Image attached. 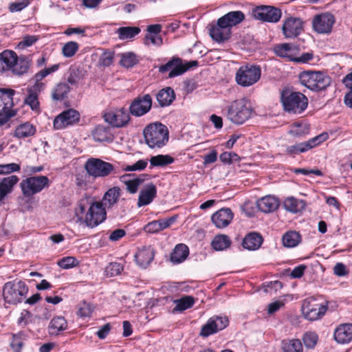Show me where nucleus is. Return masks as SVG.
I'll return each instance as SVG.
<instances>
[{"mask_svg": "<svg viewBox=\"0 0 352 352\" xmlns=\"http://www.w3.org/2000/svg\"><path fill=\"white\" fill-rule=\"evenodd\" d=\"M28 293V287L21 280H14L6 283L3 287V297L5 302L10 305L21 303Z\"/></svg>", "mask_w": 352, "mask_h": 352, "instance_id": "f257e3e1", "label": "nucleus"}, {"mask_svg": "<svg viewBox=\"0 0 352 352\" xmlns=\"http://www.w3.org/2000/svg\"><path fill=\"white\" fill-rule=\"evenodd\" d=\"M298 77L301 85L314 91L324 90L331 83V78L321 72L305 71Z\"/></svg>", "mask_w": 352, "mask_h": 352, "instance_id": "f03ea898", "label": "nucleus"}, {"mask_svg": "<svg viewBox=\"0 0 352 352\" xmlns=\"http://www.w3.org/2000/svg\"><path fill=\"white\" fill-rule=\"evenodd\" d=\"M143 133L146 143L150 148H161L168 140L167 127L161 123L150 124Z\"/></svg>", "mask_w": 352, "mask_h": 352, "instance_id": "7ed1b4c3", "label": "nucleus"}, {"mask_svg": "<svg viewBox=\"0 0 352 352\" xmlns=\"http://www.w3.org/2000/svg\"><path fill=\"white\" fill-rule=\"evenodd\" d=\"M252 109L245 98L233 101L228 108L227 118L232 123L240 125L246 122L250 117Z\"/></svg>", "mask_w": 352, "mask_h": 352, "instance_id": "20e7f679", "label": "nucleus"}, {"mask_svg": "<svg viewBox=\"0 0 352 352\" xmlns=\"http://www.w3.org/2000/svg\"><path fill=\"white\" fill-rule=\"evenodd\" d=\"M85 169L89 175L94 177H106L120 173V169L115 167L112 164L94 157L87 160Z\"/></svg>", "mask_w": 352, "mask_h": 352, "instance_id": "39448f33", "label": "nucleus"}, {"mask_svg": "<svg viewBox=\"0 0 352 352\" xmlns=\"http://www.w3.org/2000/svg\"><path fill=\"white\" fill-rule=\"evenodd\" d=\"M320 298L309 297L302 301L301 311L307 320L314 321L320 319L327 310V302H321Z\"/></svg>", "mask_w": 352, "mask_h": 352, "instance_id": "423d86ee", "label": "nucleus"}, {"mask_svg": "<svg viewBox=\"0 0 352 352\" xmlns=\"http://www.w3.org/2000/svg\"><path fill=\"white\" fill-rule=\"evenodd\" d=\"M281 102L285 111L294 113H301L308 105L307 98L298 91H283Z\"/></svg>", "mask_w": 352, "mask_h": 352, "instance_id": "0eeeda50", "label": "nucleus"}, {"mask_svg": "<svg viewBox=\"0 0 352 352\" xmlns=\"http://www.w3.org/2000/svg\"><path fill=\"white\" fill-rule=\"evenodd\" d=\"M261 70L259 66L246 64L239 67L236 73V82L238 85L246 87L255 84L261 78Z\"/></svg>", "mask_w": 352, "mask_h": 352, "instance_id": "6e6552de", "label": "nucleus"}, {"mask_svg": "<svg viewBox=\"0 0 352 352\" xmlns=\"http://www.w3.org/2000/svg\"><path fill=\"white\" fill-rule=\"evenodd\" d=\"M197 65V60L183 61L179 57H173L165 65L160 66L159 72L160 73H165L169 71L168 77L174 78L183 74L190 68Z\"/></svg>", "mask_w": 352, "mask_h": 352, "instance_id": "1a4fd4ad", "label": "nucleus"}, {"mask_svg": "<svg viewBox=\"0 0 352 352\" xmlns=\"http://www.w3.org/2000/svg\"><path fill=\"white\" fill-rule=\"evenodd\" d=\"M20 186L24 196L29 197L40 192L45 188H48L50 181L47 176H34L23 179Z\"/></svg>", "mask_w": 352, "mask_h": 352, "instance_id": "9d476101", "label": "nucleus"}, {"mask_svg": "<svg viewBox=\"0 0 352 352\" xmlns=\"http://www.w3.org/2000/svg\"><path fill=\"white\" fill-rule=\"evenodd\" d=\"M15 91L11 89H0V125L6 124L13 116V96Z\"/></svg>", "mask_w": 352, "mask_h": 352, "instance_id": "9b49d317", "label": "nucleus"}, {"mask_svg": "<svg viewBox=\"0 0 352 352\" xmlns=\"http://www.w3.org/2000/svg\"><path fill=\"white\" fill-rule=\"evenodd\" d=\"M105 208L100 201L90 203L85 214V223L88 227L94 228L103 222L107 217Z\"/></svg>", "mask_w": 352, "mask_h": 352, "instance_id": "f8f14e48", "label": "nucleus"}, {"mask_svg": "<svg viewBox=\"0 0 352 352\" xmlns=\"http://www.w3.org/2000/svg\"><path fill=\"white\" fill-rule=\"evenodd\" d=\"M254 19L270 23L278 22L282 15L281 10L271 6H258L252 9Z\"/></svg>", "mask_w": 352, "mask_h": 352, "instance_id": "ddd939ff", "label": "nucleus"}, {"mask_svg": "<svg viewBox=\"0 0 352 352\" xmlns=\"http://www.w3.org/2000/svg\"><path fill=\"white\" fill-rule=\"evenodd\" d=\"M229 323L227 317L214 316L201 327L199 335L202 337H208L225 329Z\"/></svg>", "mask_w": 352, "mask_h": 352, "instance_id": "4468645a", "label": "nucleus"}, {"mask_svg": "<svg viewBox=\"0 0 352 352\" xmlns=\"http://www.w3.org/2000/svg\"><path fill=\"white\" fill-rule=\"evenodd\" d=\"M152 98L149 94L139 96L131 102L129 111L135 116L140 117L147 113L152 107Z\"/></svg>", "mask_w": 352, "mask_h": 352, "instance_id": "2eb2a0df", "label": "nucleus"}, {"mask_svg": "<svg viewBox=\"0 0 352 352\" xmlns=\"http://www.w3.org/2000/svg\"><path fill=\"white\" fill-rule=\"evenodd\" d=\"M79 120V112L74 109H69L56 117L54 120V127L56 129H62L78 122Z\"/></svg>", "mask_w": 352, "mask_h": 352, "instance_id": "dca6fc26", "label": "nucleus"}, {"mask_svg": "<svg viewBox=\"0 0 352 352\" xmlns=\"http://www.w3.org/2000/svg\"><path fill=\"white\" fill-rule=\"evenodd\" d=\"M335 22L333 15L330 13H324L314 17L312 25L314 30L320 34H327L331 31Z\"/></svg>", "mask_w": 352, "mask_h": 352, "instance_id": "f3484780", "label": "nucleus"}, {"mask_svg": "<svg viewBox=\"0 0 352 352\" xmlns=\"http://www.w3.org/2000/svg\"><path fill=\"white\" fill-rule=\"evenodd\" d=\"M104 118L107 122L115 127H122L130 120L129 113L124 108L107 113Z\"/></svg>", "mask_w": 352, "mask_h": 352, "instance_id": "a211bd4d", "label": "nucleus"}, {"mask_svg": "<svg viewBox=\"0 0 352 352\" xmlns=\"http://www.w3.org/2000/svg\"><path fill=\"white\" fill-rule=\"evenodd\" d=\"M303 22L300 18L289 17L283 25V33L286 38L298 36L302 30Z\"/></svg>", "mask_w": 352, "mask_h": 352, "instance_id": "6ab92c4d", "label": "nucleus"}, {"mask_svg": "<svg viewBox=\"0 0 352 352\" xmlns=\"http://www.w3.org/2000/svg\"><path fill=\"white\" fill-rule=\"evenodd\" d=\"M233 218V213L228 208H223L212 215V223L218 228L227 227Z\"/></svg>", "mask_w": 352, "mask_h": 352, "instance_id": "aec40b11", "label": "nucleus"}, {"mask_svg": "<svg viewBox=\"0 0 352 352\" xmlns=\"http://www.w3.org/2000/svg\"><path fill=\"white\" fill-rule=\"evenodd\" d=\"M209 31L212 38L219 43L229 39L231 36V30L226 27L224 24H220L219 19L217 20L215 25H212L210 28Z\"/></svg>", "mask_w": 352, "mask_h": 352, "instance_id": "412c9836", "label": "nucleus"}, {"mask_svg": "<svg viewBox=\"0 0 352 352\" xmlns=\"http://www.w3.org/2000/svg\"><path fill=\"white\" fill-rule=\"evenodd\" d=\"M157 188L153 183L147 184L140 191L138 201L139 207L149 204L156 197Z\"/></svg>", "mask_w": 352, "mask_h": 352, "instance_id": "4be33fe9", "label": "nucleus"}, {"mask_svg": "<svg viewBox=\"0 0 352 352\" xmlns=\"http://www.w3.org/2000/svg\"><path fill=\"white\" fill-rule=\"evenodd\" d=\"M334 339L339 344L349 343L352 340V324H342L336 328Z\"/></svg>", "mask_w": 352, "mask_h": 352, "instance_id": "5701e85b", "label": "nucleus"}, {"mask_svg": "<svg viewBox=\"0 0 352 352\" xmlns=\"http://www.w3.org/2000/svg\"><path fill=\"white\" fill-rule=\"evenodd\" d=\"M154 250L151 246L140 249L135 255V261L142 267H146L154 258Z\"/></svg>", "mask_w": 352, "mask_h": 352, "instance_id": "b1692460", "label": "nucleus"}, {"mask_svg": "<svg viewBox=\"0 0 352 352\" xmlns=\"http://www.w3.org/2000/svg\"><path fill=\"white\" fill-rule=\"evenodd\" d=\"M147 176L148 175L142 174L139 177L131 179V174H125L121 176L120 179L126 185L127 191L134 194L138 191V187L143 183Z\"/></svg>", "mask_w": 352, "mask_h": 352, "instance_id": "393cba45", "label": "nucleus"}, {"mask_svg": "<svg viewBox=\"0 0 352 352\" xmlns=\"http://www.w3.org/2000/svg\"><path fill=\"white\" fill-rule=\"evenodd\" d=\"M245 19V15L241 11H232L220 17L219 23L224 24L231 30V28L239 24Z\"/></svg>", "mask_w": 352, "mask_h": 352, "instance_id": "a878e982", "label": "nucleus"}, {"mask_svg": "<svg viewBox=\"0 0 352 352\" xmlns=\"http://www.w3.org/2000/svg\"><path fill=\"white\" fill-rule=\"evenodd\" d=\"M278 206V200L273 196H265L257 201L258 208L265 213L274 212Z\"/></svg>", "mask_w": 352, "mask_h": 352, "instance_id": "bb28decb", "label": "nucleus"}, {"mask_svg": "<svg viewBox=\"0 0 352 352\" xmlns=\"http://www.w3.org/2000/svg\"><path fill=\"white\" fill-rule=\"evenodd\" d=\"M120 196V189L118 186L109 188L104 195L100 204L105 209L111 208L116 204Z\"/></svg>", "mask_w": 352, "mask_h": 352, "instance_id": "cd10ccee", "label": "nucleus"}, {"mask_svg": "<svg viewBox=\"0 0 352 352\" xmlns=\"http://www.w3.org/2000/svg\"><path fill=\"white\" fill-rule=\"evenodd\" d=\"M263 241V237L260 234L250 232L245 236L242 245L247 250H256L261 247Z\"/></svg>", "mask_w": 352, "mask_h": 352, "instance_id": "c85d7f7f", "label": "nucleus"}, {"mask_svg": "<svg viewBox=\"0 0 352 352\" xmlns=\"http://www.w3.org/2000/svg\"><path fill=\"white\" fill-rule=\"evenodd\" d=\"M298 48L292 43H283L274 47V52L276 55L280 57L286 58L289 60H294V56L296 54Z\"/></svg>", "mask_w": 352, "mask_h": 352, "instance_id": "c756f323", "label": "nucleus"}, {"mask_svg": "<svg viewBox=\"0 0 352 352\" xmlns=\"http://www.w3.org/2000/svg\"><path fill=\"white\" fill-rule=\"evenodd\" d=\"M85 71L77 66H71L68 70L67 81L72 86L78 87L85 78Z\"/></svg>", "mask_w": 352, "mask_h": 352, "instance_id": "7c9ffc66", "label": "nucleus"}, {"mask_svg": "<svg viewBox=\"0 0 352 352\" xmlns=\"http://www.w3.org/2000/svg\"><path fill=\"white\" fill-rule=\"evenodd\" d=\"M19 179L16 175H10L5 177L0 182V202L5 197L11 192L13 186L19 182Z\"/></svg>", "mask_w": 352, "mask_h": 352, "instance_id": "2f4dec72", "label": "nucleus"}, {"mask_svg": "<svg viewBox=\"0 0 352 352\" xmlns=\"http://www.w3.org/2000/svg\"><path fill=\"white\" fill-rule=\"evenodd\" d=\"M175 98L174 90L170 87L161 89L156 95V99L161 107L170 105Z\"/></svg>", "mask_w": 352, "mask_h": 352, "instance_id": "473e14b6", "label": "nucleus"}, {"mask_svg": "<svg viewBox=\"0 0 352 352\" xmlns=\"http://www.w3.org/2000/svg\"><path fill=\"white\" fill-rule=\"evenodd\" d=\"M30 63L31 59L28 56L24 55L17 56L12 71L16 75H23L28 72L30 67Z\"/></svg>", "mask_w": 352, "mask_h": 352, "instance_id": "72a5a7b5", "label": "nucleus"}, {"mask_svg": "<svg viewBox=\"0 0 352 352\" xmlns=\"http://www.w3.org/2000/svg\"><path fill=\"white\" fill-rule=\"evenodd\" d=\"M189 254L188 248L183 243L178 244L174 248L170 255V261L174 264L183 262Z\"/></svg>", "mask_w": 352, "mask_h": 352, "instance_id": "f704fd0d", "label": "nucleus"}, {"mask_svg": "<svg viewBox=\"0 0 352 352\" xmlns=\"http://www.w3.org/2000/svg\"><path fill=\"white\" fill-rule=\"evenodd\" d=\"M93 138L98 142H110L112 140V134L109 126L99 124L92 131Z\"/></svg>", "mask_w": 352, "mask_h": 352, "instance_id": "c9c22d12", "label": "nucleus"}, {"mask_svg": "<svg viewBox=\"0 0 352 352\" xmlns=\"http://www.w3.org/2000/svg\"><path fill=\"white\" fill-rule=\"evenodd\" d=\"M305 201L298 199L293 197L286 198L283 201L285 209L292 213H297L305 208Z\"/></svg>", "mask_w": 352, "mask_h": 352, "instance_id": "e433bc0d", "label": "nucleus"}, {"mask_svg": "<svg viewBox=\"0 0 352 352\" xmlns=\"http://www.w3.org/2000/svg\"><path fill=\"white\" fill-rule=\"evenodd\" d=\"M17 55L15 52L12 50H6L0 53V63L5 65L3 66V69H12L16 60Z\"/></svg>", "mask_w": 352, "mask_h": 352, "instance_id": "4c0bfd02", "label": "nucleus"}, {"mask_svg": "<svg viewBox=\"0 0 352 352\" xmlns=\"http://www.w3.org/2000/svg\"><path fill=\"white\" fill-rule=\"evenodd\" d=\"M67 322L62 316L53 318L49 324V333L52 335H57L58 332L66 329Z\"/></svg>", "mask_w": 352, "mask_h": 352, "instance_id": "58836bf2", "label": "nucleus"}, {"mask_svg": "<svg viewBox=\"0 0 352 352\" xmlns=\"http://www.w3.org/2000/svg\"><path fill=\"white\" fill-rule=\"evenodd\" d=\"M70 91V87L66 82H60L53 89L52 97L54 100H63Z\"/></svg>", "mask_w": 352, "mask_h": 352, "instance_id": "ea45409f", "label": "nucleus"}, {"mask_svg": "<svg viewBox=\"0 0 352 352\" xmlns=\"http://www.w3.org/2000/svg\"><path fill=\"white\" fill-rule=\"evenodd\" d=\"M36 132L35 127L28 122L20 124L14 131V136L17 138H25L32 136Z\"/></svg>", "mask_w": 352, "mask_h": 352, "instance_id": "a19ab883", "label": "nucleus"}, {"mask_svg": "<svg viewBox=\"0 0 352 352\" xmlns=\"http://www.w3.org/2000/svg\"><path fill=\"white\" fill-rule=\"evenodd\" d=\"M300 235L295 231H289L286 232L282 238L283 244L287 248H294L300 242Z\"/></svg>", "mask_w": 352, "mask_h": 352, "instance_id": "79ce46f5", "label": "nucleus"}, {"mask_svg": "<svg viewBox=\"0 0 352 352\" xmlns=\"http://www.w3.org/2000/svg\"><path fill=\"white\" fill-rule=\"evenodd\" d=\"M231 241L227 235L220 234L216 236L212 241V248L217 251H222L230 247Z\"/></svg>", "mask_w": 352, "mask_h": 352, "instance_id": "37998d69", "label": "nucleus"}, {"mask_svg": "<svg viewBox=\"0 0 352 352\" xmlns=\"http://www.w3.org/2000/svg\"><path fill=\"white\" fill-rule=\"evenodd\" d=\"M282 349L284 352H302V345L300 340L292 339L282 341Z\"/></svg>", "mask_w": 352, "mask_h": 352, "instance_id": "c03bdc74", "label": "nucleus"}, {"mask_svg": "<svg viewBox=\"0 0 352 352\" xmlns=\"http://www.w3.org/2000/svg\"><path fill=\"white\" fill-rule=\"evenodd\" d=\"M174 158L168 155H157L151 157L150 164L151 166H165L172 164Z\"/></svg>", "mask_w": 352, "mask_h": 352, "instance_id": "a18cd8bd", "label": "nucleus"}, {"mask_svg": "<svg viewBox=\"0 0 352 352\" xmlns=\"http://www.w3.org/2000/svg\"><path fill=\"white\" fill-rule=\"evenodd\" d=\"M118 36L120 39H129L133 38L140 32V29L138 27H122L117 30Z\"/></svg>", "mask_w": 352, "mask_h": 352, "instance_id": "49530a36", "label": "nucleus"}, {"mask_svg": "<svg viewBox=\"0 0 352 352\" xmlns=\"http://www.w3.org/2000/svg\"><path fill=\"white\" fill-rule=\"evenodd\" d=\"M120 65L129 68L134 66L138 63L136 55L133 52H125L121 54Z\"/></svg>", "mask_w": 352, "mask_h": 352, "instance_id": "de8ad7c7", "label": "nucleus"}, {"mask_svg": "<svg viewBox=\"0 0 352 352\" xmlns=\"http://www.w3.org/2000/svg\"><path fill=\"white\" fill-rule=\"evenodd\" d=\"M94 307L89 302L82 301L78 305V310L77 314L80 318H89L94 311Z\"/></svg>", "mask_w": 352, "mask_h": 352, "instance_id": "09e8293b", "label": "nucleus"}, {"mask_svg": "<svg viewBox=\"0 0 352 352\" xmlns=\"http://www.w3.org/2000/svg\"><path fill=\"white\" fill-rule=\"evenodd\" d=\"M25 104L30 106L32 111H38L39 102L38 94L33 93L31 90H28V96L25 99Z\"/></svg>", "mask_w": 352, "mask_h": 352, "instance_id": "8fccbe9b", "label": "nucleus"}, {"mask_svg": "<svg viewBox=\"0 0 352 352\" xmlns=\"http://www.w3.org/2000/svg\"><path fill=\"white\" fill-rule=\"evenodd\" d=\"M176 309L184 311L190 308L195 303L194 298L190 296H186L179 300H175Z\"/></svg>", "mask_w": 352, "mask_h": 352, "instance_id": "3c124183", "label": "nucleus"}, {"mask_svg": "<svg viewBox=\"0 0 352 352\" xmlns=\"http://www.w3.org/2000/svg\"><path fill=\"white\" fill-rule=\"evenodd\" d=\"M79 48V45L74 41L66 43L62 48V54L65 57L70 58L75 55Z\"/></svg>", "mask_w": 352, "mask_h": 352, "instance_id": "603ef678", "label": "nucleus"}, {"mask_svg": "<svg viewBox=\"0 0 352 352\" xmlns=\"http://www.w3.org/2000/svg\"><path fill=\"white\" fill-rule=\"evenodd\" d=\"M25 340V335L22 332H19L12 336V340L10 342V346L14 352H20L23 346Z\"/></svg>", "mask_w": 352, "mask_h": 352, "instance_id": "864d4df0", "label": "nucleus"}, {"mask_svg": "<svg viewBox=\"0 0 352 352\" xmlns=\"http://www.w3.org/2000/svg\"><path fill=\"white\" fill-rule=\"evenodd\" d=\"M328 138V134L326 133H321L313 138L309 139L307 142H304L307 151L311 149L322 142H324Z\"/></svg>", "mask_w": 352, "mask_h": 352, "instance_id": "5fc2aeb1", "label": "nucleus"}, {"mask_svg": "<svg viewBox=\"0 0 352 352\" xmlns=\"http://www.w3.org/2000/svg\"><path fill=\"white\" fill-rule=\"evenodd\" d=\"M309 125L307 124H296L289 133L295 137H300L308 134Z\"/></svg>", "mask_w": 352, "mask_h": 352, "instance_id": "6e6d98bb", "label": "nucleus"}, {"mask_svg": "<svg viewBox=\"0 0 352 352\" xmlns=\"http://www.w3.org/2000/svg\"><path fill=\"white\" fill-rule=\"evenodd\" d=\"M302 340L305 346L307 348L312 349L314 348L318 341V336L314 332H307L303 338Z\"/></svg>", "mask_w": 352, "mask_h": 352, "instance_id": "4d7b16f0", "label": "nucleus"}, {"mask_svg": "<svg viewBox=\"0 0 352 352\" xmlns=\"http://www.w3.org/2000/svg\"><path fill=\"white\" fill-rule=\"evenodd\" d=\"M123 270L122 265L119 263H111L106 267L107 275L109 276H115L121 274Z\"/></svg>", "mask_w": 352, "mask_h": 352, "instance_id": "13d9d810", "label": "nucleus"}, {"mask_svg": "<svg viewBox=\"0 0 352 352\" xmlns=\"http://www.w3.org/2000/svg\"><path fill=\"white\" fill-rule=\"evenodd\" d=\"M78 264L77 260L73 256H67L58 261V265L63 269H69Z\"/></svg>", "mask_w": 352, "mask_h": 352, "instance_id": "bf43d9fd", "label": "nucleus"}, {"mask_svg": "<svg viewBox=\"0 0 352 352\" xmlns=\"http://www.w3.org/2000/svg\"><path fill=\"white\" fill-rule=\"evenodd\" d=\"M286 153L289 155H297L300 153H305L307 151L305 143L300 142L294 145L289 146L286 148Z\"/></svg>", "mask_w": 352, "mask_h": 352, "instance_id": "052dcab7", "label": "nucleus"}, {"mask_svg": "<svg viewBox=\"0 0 352 352\" xmlns=\"http://www.w3.org/2000/svg\"><path fill=\"white\" fill-rule=\"evenodd\" d=\"M20 170V166L16 163L0 164V174H9Z\"/></svg>", "mask_w": 352, "mask_h": 352, "instance_id": "680f3d73", "label": "nucleus"}, {"mask_svg": "<svg viewBox=\"0 0 352 352\" xmlns=\"http://www.w3.org/2000/svg\"><path fill=\"white\" fill-rule=\"evenodd\" d=\"M148 164L147 160H140L133 165L126 166L123 168L124 171L142 170Z\"/></svg>", "mask_w": 352, "mask_h": 352, "instance_id": "e2e57ef3", "label": "nucleus"}, {"mask_svg": "<svg viewBox=\"0 0 352 352\" xmlns=\"http://www.w3.org/2000/svg\"><path fill=\"white\" fill-rule=\"evenodd\" d=\"M30 4V0H22L21 1H16L11 3L9 10L11 12H20Z\"/></svg>", "mask_w": 352, "mask_h": 352, "instance_id": "0e129e2a", "label": "nucleus"}, {"mask_svg": "<svg viewBox=\"0 0 352 352\" xmlns=\"http://www.w3.org/2000/svg\"><path fill=\"white\" fill-rule=\"evenodd\" d=\"M160 46L162 44V38L160 35L146 34L144 38V44L150 45V44Z\"/></svg>", "mask_w": 352, "mask_h": 352, "instance_id": "69168bd1", "label": "nucleus"}, {"mask_svg": "<svg viewBox=\"0 0 352 352\" xmlns=\"http://www.w3.org/2000/svg\"><path fill=\"white\" fill-rule=\"evenodd\" d=\"M144 230L148 233H155L163 230L160 220L148 223L144 226Z\"/></svg>", "mask_w": 352, "mask_h": 352, "instance_id": "338daca9", "label": "nucleus"}, {"mask_svg": "<svg viewBox=\"0 0 352 352\" xmlns=\"http://www.w3.org/2000/svg\"><path fill=\"white\" fill-rule=\"evenodd\" d=\"M113 53L106 51L102 53L100 58V63L103 66L108 67L113 63Z\"/></svg>", "mask_w": 352, "mask_h": 352, "instance_id": "774afa93", "label": "nucleus"}]
</instances>
